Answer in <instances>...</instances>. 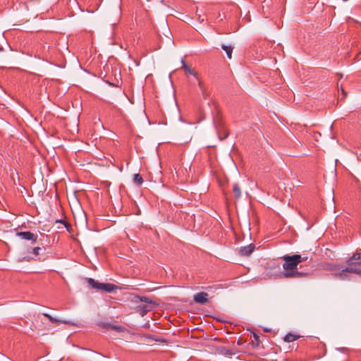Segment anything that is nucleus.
<instances>
[{
  "mask_svg": "<svg viewBox=\"0 0 361 361\" xmlns=\"http://www.w3.org/2000/svg\"><path fill=\"white\" fill-rule=\"evenodd\" d=\"M284 263L283 264V268L285 271H292L297 269L298 264L300 263L301 255H284L282 257Z\"/></svg>",
  "mask_w": 361,
  "mask_h": 361,
  "instance_id": "f257e3e1",
  "label": "nucleus"
},
{
  "mask_svg": "<svg viewBox=\"0 0 361 361\" xmlns=\"http://www.w3.org/2000/svg\"><path fill=\"white\" fill-rule=\"evenodd\" d=\"M87 281L92 288L104 290L107 293H112L117 289V286L114 284L99 283L92 278L87 279Z\"/></svg>",
  "mask_w": 361,
  "mask_h": 361,
  "instance_id": "f03ea898",
  "label": "nucleus"
},
{
  "mask_svg": "<svg viewBox=\"0 0 361 361\" xmlns=\"http://www.w3.org/2000/svg\"><path fill=\"white\" fill-rule=\"evenodd\" d=\"M347 273H355L361 275V269L358 267H347L343 269L339 273L335 274V276L342 280L346 279Z\"/></svg>",
  "mask_w": 361,
  "mask_h": 361,
  "instance_id": "7ed1b4c3",
  "label": "nucleus"
},
{
  "mask_svg": "<svg viewBox=\"0 0 361 361\" xmlns=\"http://www.w3.org/2000/svg\"><path fill=\"white\" fill-rule=\"evenodd\" d=\"M16 235L23 240H31L33 243L37 242V235L30 231L18 232Z\"/></svg>",
  "mask_w": 361,
  "mask_h": 361,
  "instance_id": "20e7f679",
  "label": "nucleus"
},
{
  "mask_svg": "<svg viewBox=\"0 0 361 361\" xmlns=\"http://www.w3.org/2000/svg\"><path fill=\"white\" fill-rule=\"evenodd\" d=\"M347 264L349 265V267H357V266L361 265V252H356L353 254L352 257H350L348 261Z\"/></svg>",
  "mask_w": 361,
  "mask_h": 361,
  "instance_id": "39448f33",
  "label": "nucleus"
},
{
  "mask_svg": "<svg viewBox=\"0 0 361 361\" xmlns=\"http://www.w3.org/2000/svg\"><path fill=\"white\" fill-rule=\"evenodd\" d=\"M208 293L206 292H200L195 294L193 300L196 303L204 305L208 302Z\"/></svg>",
  "mask_w": 361,
  "mask_h": 361,
  "instance_id": "423d86ee",
  "label": "nucleus"
},
{
  "mask_svg": "<svg viewBox=\"0 0 361 361\" xmlns=\"http://www.w3.org/2000/svg\"><path fill=\"white\" fill-rule=\"evenodd\" d=\"M283 276L284 278L288 279V278H300L304 277L307 275L306 273L298 271L296 269L292 270V271H285L283 272Z\"/></svg>",
  "mask_w": 361,
  "mask_h": 361,
  "instance_id": "0eeeda50",
  "label": "nucleus"
},
{
  "mask_svg": "<svg viewBox=\"0 0 361 361\" xmlns=\"http://www.w3.org/2000/svg\"><path fill=\"white\" fill-rule=\"evenodd\" d=\"M255 248V245L250 244L247 246L241 247L239 250V253L242 256H249L254 251Z\"/></svg>",
  "mask_w": 361,
  "mask_h": 361,
  "instance_id": "6e6552de",
  "label": "nucleus"
},
{
  "mask_svg": "<svg viewBox=\"0 0 361 361\" xmlns=\"http://www.w3.org/2000/svg\"><path fill=\"white\" fill-rule=\"evenodd\" d=\"M181 63L183 64L182 67L185 70L186 73L195 76L196 78H197V73L194 70L190 69V67L185 63L184 60H182Z\"/></svg>",
  "mask_w": 361,
  "mask_h": 361,
  "instance_id": "1a4fd4ad",
  "label": "nucleus"
},
{
  "mask_svg": "<svg viewBox=\"0 0 361 361\" xmlns=\"http://www.w3.org/2000/svg\"><path fill=\"white\" fill-rule=\"evenodd\" d=\"M221 48L226 51L228 58L231 59L232 58V52L233 47L231 45L222 44Z\"/></svg>",
  "mask_w": 361,
  "mask_h": 361,
  "instance_id": "9d476101",
  "label": "nucleus"
},
{
  "mask_svg": "<svg viewBox=\"0 0 361 361\" xmlns=\"http://www.w3.org/2000/svg\"><path fill=\"white\" fill-rule=\"evenodd\" d=\"M233 192L236 199H239L241 197V191L238 184H234L233 186Z\"/></svg>",
  "mask_w": 361,
  "mask_h": 361,
  "instance_id": "9b49d317",
  "label": "nucleus"
},
{
  "mask_svg": "<svg viewBox=\"0 0 361 361\" xmlns=\"http://www.w3.org/2000/svg\"><path fill=\"white\" fill-rule=\"evenodd\" d=\"M299 338L298 336H296L295 334H290V333H288L286 335V336L284 337V341L286 342H293L295 340H297L298 338Z\"/></svg>",
  "mask_w": 361,
  "mask_h": 361,
  "instance_id": "f8f14e48",
  "label": "nucleus"
},
{
  "mask_svg": "<svg viewBox=\"0 0 361 361\" xmlns=\"http://www.w3.org/2000/svg\"><path fill=\"white\" fill-rule=\"evenodd\" d=\"M133 181L135 184L140 185L142 183L143 179L140 174L136 173V174H134V176H133Z\"/></svg>",
  "mask_w": 361,
  "mask_h": 361,
  "instance_id": "ddd939ff",
  "label": "nucleus"
},
{
  "mask_svg": "<svg viewBox=\"0 0 361 361\" xmlns=\"http://www.w3.org/2000/svg\"><path fill=\"white\" fill-rule=\"evenodd\" d=\"M201 91V94H202V96L203 97L204 99H209V96H210V93L209 92V91L207 90V88L205 87L204 89H202L200 90Z\"/></svg>",
  "mask_w": 361,
  "mask_h": 361,
  "instance_id": "4468645a",
  "label": "nucleus"
},
{
  "mask_svg": "<svg viewBox=\"0 0 361 361\" xmlns=\"http://www.w3.org/2000/svg\"><path fill=\"white\" fill-rule=\"evenodd\" d=\"M106 328L116 330L117 331H122L124 328L121 326L108 324Z\"/></svg>",
  "mask_w": 361,
  "mask_h": 361,
  "instance_id": "2eb2a0df",
  "label": "nucleus"
},
{
  "mask_svg": "<svg viewBox=\"0 0 361 361\" xmlns=\"http://www.w3.org/2000/svg\"><path fill=\"white\" fill-rule=\"evenodd\" d=\"M214 124L218 130L223 127V124L220 118H216L214 119Z\"/></svg>",
  "mask_w": 361,
  "mask_h": 361,
  "instance_id": "dca6fc26",
  "label": "nucleus"
},
{
  "mask_svg": "<svg viewBox=\"0 0 361 361\" xmlns=\"http://www.w3.org/2000/svg\"><path fill=\"white\" fill-rule=\"evenodd\" d=\"M138 308H139L140 313L142 315H144L145 314H146L147 312L149 311V309H147V307L146 306H139Z\"/></svg>",
  "mask_w": 361,
  "mask_h": 361,
  "instance_id": "f3484780",
  "label": "nucleus"
},
{
  "mask_svg": "<svg viewBox=\"0 0 361 361\" xmlns=\"http://www.w3.org/2000/svg\"><path fill=\"white\" fill-rule=\"evenodd\" d=\"M43 315L46 317H47L49 321L52 323H56L58 322V320L55 318H54L53 317H51L50 314H47V313H44Z\"/></svg>",
  "mask_w": 361,
  "mask_h": 361,
  "instance_id": "a211bd4d",
  "label": "nucleus"
},
{
  "mask_svg": "<svg viewBox=\"0 0 361 361\" xmlns=\"http://www.w3.org/2000/svg\"><path fill=\"white\" fill-rule=\"evenodd\" d=\"M139 299L140 301L145 302L148 304H151L152 302V301L147 297H139Z\"/></svg>",
  "mask_w": 361,
  "mask_h": 361,
  "instance_id": "6ab92c4d",
  "label": "nucleus"
},
{
  "mask_svg": "<svg viewBox=\"0 0 361 361\" xmlns=\"http://www.w3.org/2000/svg\"><path fill=\"white\" fill-rule=\"evenodd\" d=\"M42 249L39 247H35L32 249V253L35 255V256H37L39 255V252L42 250Z\"/></svg>",
  "mask_w": 361,
  "mask_h": 361,
  "instance_id": "aec40b11",
  "label": "nucleus"
},
{
  "mask_svg": "<svg viewBox=\"0 0 361 361\" xmlns=\"http://www.w3.org/2000/svg\"><path fill=\"white\" fill-rule=\"evenodd\" d=\"M197 81H198V86H199V88L200 90H202V89H204L205 87H207L202 82V81H201L200 80L198 79V78H197Z\"/></svg>",
  "mask_w": 361,
  "mask_h": 361,
  "instance_id": "412c9836",
  "label": "nucleus"
},
{
  "mask_svg": "<svg viewBox=\"0 0 361 361\" xmlns=\"http://www.w3.org/2000/svg\"><path fill=\"white\" fill-rule=\"evenodd\" d=\"M198 20L201 23L204 21V17L201 15H198Z\"/></svg>",
  "mask_w": 361,
  "mask_h": 361,
  "instance_id": "4be33fe9",
  "label": "nucleus"
},
{
  "mask_svg": "<svg viewBox=\"0 0 361 361\" xmlns=\"http://www.w3.org/2000/svg\"><path fill=\"white\" fill-rule=\"evenodd\" d=\"M307 259V256H302L301 255V259H300V262H305Z\"/></svg>",
  "mask_w": 361,
  "mask_h": 361,
  "instance_id": "5701e85b",
  "label": "nucleus"
},
{
  "mask_svg": "<svg viewBox=\"0 0 361 361\" xmlns=\"http://www.w3.org/2000/svg\"><path fill=\"white\" fill-rule=\"evenodd\" d=\"M341 92H342V94H343V98H345V97H346V95H347V93H346V92L343 90V87H341Z\"/></svg>",
  "mask_w": 361,
  "mask_h": 361,
  "instance_id": "b1692460",
  "label": "nucleus"
},
{
  "mask_svg": "<svg viewBox=\"0 0 361 361\" xmlns=\"http://www.w3.org/2000/svg\"><path fill=\"white\" fill-rule=\"evenodd\" d=\"M228 136V133H225L224 137H226Z\"/></svg>",
  "mask_w": 361,
  "mask_h": 361,
  "instance_id": "393cba45",
  "label": "nucleus"
},
{
  "mask_svg": "<svg viewBox=\"0 0 361 361\" xmlns=\"http://www.w3.org/2000/svg\"><path fill=\"white\" fill-rule=\"evenodd\" d=\"M343 1H347L348 0H343Z\"/></svg>",
  "mask_w": 361,
  "mask_h": 361,
  "instance_id": "a878e982",
  "label": "nucleus"
}]
</instances>
